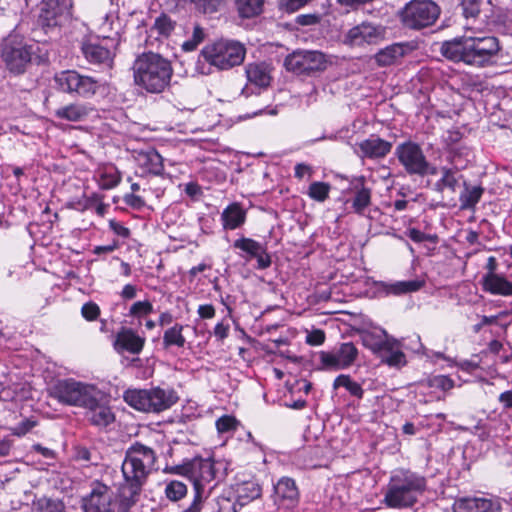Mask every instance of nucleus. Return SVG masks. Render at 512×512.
<instances>
[{"mask_svg": "<svg viewBox=\"0 0 512 512\" xmlns=\"http://www.w3.org/2000/svg\"><path fill=\"white\" fill-rule=\"evenodd\" d=\"M500 51L495 36H462L441 44L440 52L448 60L484 67L493 63Z\"/></svg>", "mask_w": 512, "mask_h": 512, "instance_id": "f257e3e1", "label": "nucleus"}, {"mask_svg": "<svg viewBox=\"0 0 512 512\" xmlns=\"http://www.w3.org/2000/svg\"><path fill=\"white\" fill-rule=\"evenodd\" d=\"M156 460L155 451L140 442L134 443L126 450L122 473L129 490V497H124L120 502L122 512H128L136 503V497L139 496L148 476L154 470Z\"/></svg>", "mask_w": 512, "mask_h": 512, "instance_id": "f03ea898", "label": "nucleus"}, {"mask_svg": "<svg viewBox=\"0 0 512 512\" xmlns=\"http://www.w3.org/2000/svg\"><path fill=\"white\" fill-rule=\"evenodd\" d=\"M425 489L424 476L408 469H398L389 478L382 503L393 509L410 508Z\"/></svg>", "mask_w": 512, "mask_h": 512, "instance_id": "7ed1b4c3", "label": "nucleus"}, {"mask_svg": "<svg viewBox=\"0 0 512 512\" xmlns=\"http://www.w3.org/2000/svg\"><path fill=\"white\" fill-rule=\"evenodd\" d=\"M172 74L170 61L157 53H143L133 64L135 84L149 93H162L170 84Z\"/></svg>", "mask_w": 512, "mask_h": 512, "instance_id": "20e7f679", "label": "nucleus"}, {"mask_svg": "<svg viewBox=\"0 0 512 512\" xmlns=\"http://www.w3.org/2000/svg\"><path fill=\"white\" fill-rule=\"evenodd\" d=\"M125 402L143 412H162L171 408L179 400L172 388L154 387L142 390H127L124 393Z\"/></svg>", "mask_w": 512, "mask_h": 512, "instance_id": "39448f33", "label": "nucleus"}, {"mask_svg": "<svg viewBox=\"0 0 512 512\" xmlns=\"http://www.w3.org/2000/svg\"><path fill=\"white\" fill-rule=\"evenodd\" d=\"M201 55L207 63L217 69L229 70L243 63L246 49L238 41L219 40L205 46Z\"/></svg>", "mask_w": 512, "mask_h": 512, "instance_id": "423d86ee", "label": "nucleus"}, {"mask_svg": "<svg viewBox=\"0 0 512 512\" xmlns=\"http://www.w3.org/2000/svg\"><path fill=\"white\" fill-rule=\"evenodd\" d=\"M441 9L432 0H411L399 11L402 25L411 30H421L435 24Z\"/></svg>", "mask_w": 512, "mask_h": 512, "instance_id": "0eeeda50", "label": "nucleus"}, {"mask_svg": "<svg viewBox=\"0 0 512 512\" xmlns=\"http://www.w3.org/2000/svg\"><path fill=\"white\" fill-rule=\"evenodd\" d=\"M94 388V385L74 379H61L50 385L47 391L49 397L61 404L82 407L85 403H89L88 400L91 399Z\"/></svg>", "mask_w": 512, "mask_h": 512, "instance_id": "6e6552de", "label": "nucleus"}, {"mask_svg": "<svg viewBox=\"0 0 512 512\" xmlns=\"http://www.w3.org/2000/svg\"><path fill=\"white\" fill-rule=\"evenodd\" d=\"M33 54L32 45L10 36L3 43L1 58L10 73L20 75L31 65Z\"/></svg>", "mask_w": 512, "mask_h": 512, "instance_id": "1a4fd4ad", "label": "nucleus"}, {"mask_svg": "<svg viewBox=\"0 0 512 512\" xmlns=\"http://www.w3.org/2000/svg\"><path fill=\"white\" fill-rule=\"evenodd\" d=\"M284 66L294 74L310 76L324 71L327 67V60L320 51L297 50L285 58Z\"/></svg>", "mask_w": 512, "mask_h": 512, "instance_id": "9d476101", "label": "nucleus"}, {"mask_svg": "<svg viewBox=\"0 0 512 512\" xmlns=\"http://www.w3.org/2000/svg\"><path fill=\"white\" fill-rule=\"evenodd\" d=\"M73 0H42L39 23L46 29L63 25L72 15Z\"/></svg>", "mask_w": 512, "mask_h": 512, "instance_id": "9b49d317", "label": "nucleus"}, {"mask_svg": "<svg viewBox=\"0 0 512 512\" xmlns=\"http://www.w3.org/2000/svg\"><path fill=\"white\" fill-rule=\"evenodd\" d=\"M358 357V349L352 342H345L332 352L321 351L319 353L320 369L341 370L349 368Z\"/></svg>", "mask_w": 512, "mask_h": 512, "instance_id": "f8f14e48", "label": "nucleus"}, {"mask_svg": "<svg viewBox=\"0 0 512 512\" xmlns=\"http://www.w3.org/2000/svg\"><path fill=\"white\" fill-rule=\"evenodd\" d=\"M89 403H85L82 408L86 410L85 417L87 421L98 428H106L115 421V415L110 406L104 401L102 392L94 388L91 393Z\"/></svg>", "mask_w": 512, "mask_h": 512, "instance_id": "ddd939ff", "label": "nucleus"}, {"mask_svg": "<svg viewBox=\"0 0 512 512\" xmlns=\"http://www.w3.org/2000/svg\"><path fill=\"white\" fill-rule=\"evenodd\" d=\"M272 66L265 61L248 63L245 66V75L248 84L242 89L241 94L249 97L251 94H259L261 89H267L272 82Z\"/></svg>", "mask_w": 512, "mask_h": 512, "instance_id": "4468645a", "label": "nucleus"}, {"mask_svg": "<svg viewBox=\"0 0 512 512\" xmlns=\"http://www.w3.org/2000/svg\"><path fill=\"white\" fill-rule=\"evenodd\" d=\"M395 155L408 175H416L427 167V158L419 144L407 141L396 147Z\"/></svg>", "mask_w": 512, "mask_h": 512, "instance_id": "2eb2a0df", "label": "nucleus"}, {"mask_svg": "<svg viewBox=\"0 0 512 512\" xmlns=\"http://www.w3.org/2000/svg\"><path fill=\"white\" fill-rule=\"evenodd\" d=\"M385 27L370 22H362L348 30L344 37V43L351 47L373 45L384 39Z\"/></svg>", "mask_w": 512, "mask_h": 512, "instance_id": "dca6fc26", "label": "nucleus"}, {"mask_svg": "<svg viewBox=\"0 0 512 512\" xmlns=\"http://www.w3.org/2000/svg\"><path fill=\"white\" fill-rule=\"evenodd\" d=\"M113 503L112 488L100 481H93L91 492L82 499V508L84 512H111Z\"/></svg>", "mask_w": 512, "mask_h": 512, "instance_id": "f3484780", "label": "nucleus"}, {"mask_svg": "<svg viewBox=\"0 0 512 512\" xmlns=\"http://www.w3.org/2000/svg\"><path fill=\"white\" fill-rule=\"evenodd\" d=\"M216 476L215 462L211 458L194 457L187 460V478L194 487L205 488Z\"/></svg>", "mask_w": 512, "mask_h": 512, "instance_id": "a211bd4d", "label": "nucleus"}, {"mask_svg": "<svg viewBox=\"0 0 512 512\" xmlns=\"http://www.w3.org/2000/svg\"><path fill=\"white\" fill-rule=\"evenodd\" d=\"M299 490L295 481L289 477H282L274 485V504L278 509L294 510L299 504Z\"/></svg>", "mask_w": 512, "mask_h": 512, "instance_id": "6ab92c4d", "label": "nucleus"}, {"mask_svg": "<svg viewBox=\"0 0 512 512\" xmlns=\"http://www.w3.org/2000/svg\"><path fill=\"white\" fill-rule=\"evenodd\" d=\"M134 159L141 177L148 175L159 176L164 171L163 158L153 148L134 152Z\"/></svg>", "mask_w": 512, "mask_h": 512, "instance_id": "aec40b11", "label": "nucleus"}, {"mask_svg": "<svg viewBox=\"0 0 512 512\" xmlns=\"http://www.w3.org/2000/svg\"><path fill=\"white\" fill-rule=\"evenodd\" d=\"M145 344V338L139 336L131 328L122 327L114 341V348L118 352L127 351L132 354H139Z\"/></svg>", "mask_w": 512, "mask_h": 512, "instance_id": "412c9836", "label": "nucleus"}, {"mask_svg": "<svg viewBox=\"0 0 512 512\" xmlns=\"http://www.w3.org/2000/svg\"><path fill=\"white\" fill-rule=\"evenodd\" d=\"M360 156L369 159H382L386 157L392 149V143L376 135L361 141L359 144Z\"/></svg>", "mask_w": 512, "mask_h": 512, "instance_id": "4be33fe9", "label": "nucleus"}, {"mask_svg": "<svg viewBox=\"0 0 512 512\" xmlns=\"http://www.w3.org/2000/svg\"><path fill=\"white\" fill-rule=\"evenodd\" d=\"M95 109L86 103L74 102L55 110L54 116L57 119L69 122L85 121Z\"/></svg>", "mask_w": 512, "mask_h": 512, "instance_id": "5701e85b", "label": "nucleus"}, {"mask_svg": "<svg viewBox=\"0 0 512 512\" xmlns=\"http://www.w3.org/2000/svg\"><path fill=\"white\" fill-rule=\"evenodd\" d=\"M81 51L85 59L92 64H104L110 66L112 63V52L96 41H82Z\"/></svg>", "mask_w": 512, "mask_h": 512, "instance_id": "b1692460", "label": "nucleus"}, {"mask_svg": "<svg viewBox=\"0 0 512 512\" xmlns=\"http://www.w3.org/2000/svg\"><path fill=\"white\" fill-rule=\"evenodd\" d=\"M411 50L408 43H394L381 49L374 56L379 66L385 67L395 64Z\"/></svg>", "mask_w": 512, "mask_h": 512, "instance_id": "393cba45", "label": "nucleus"}, {"mask_svg": "<svg viewBox=\"0 0 512 512\" xmlns=\"http://www.w3.org/2000/svg\"><path fill=\"white\" fill-rule=\"evenodd\" d=\"M454 512H493L494 504L491 500L478 497H462L453 503Z\"/></svg>", "mask_w": 512, "mask_h": 512, "instance_id": "a878e982", "label": "nucleus"}, {"mask_svg": "<svg viewBox=\"0 0 512 512\" xmlns=\"http://www.w3.org/2000/svg\"><path fill=\"white\" fill-rule=\"evenodd\" d=\"M482 287L493 295L512 296V282L499 274L486 273L482 277Z\"/></svg>", "mask_w": 512, "mask_h": 512, "instance_id": "bb28decb", "label": "nucleus"}, {"mask_svg": "<svg viewBox=\"0 0 512 512\" xmlns=\"http://www.w3.org/2000/svg\"><path fill=\"white\" fill-rule=\"evenodd\" d=\"M351 184V190L355 193L352 208L355 213L363 215L365 209L371 204V189L364 185V177L354 179Z\"/></svg>", "mask_w": 512, "mask_h": 512, "instance_id": "cd10ccee", "label": "nucleus"}, {"mask_svg": "<svg viewBox=\"0 0 512 512\" xmlns=\"http://www.w3.org/2000/svg\"><path fill=\"white\" fill-rule=\"evenodd\" d=\"M425 285L424 280L414 279L396 282H380L379 287L386 295L400 296L419 291Z\"/></svg>", "mask_w": 512, "mask_h": 512, "instance_id": "c85d7f7f", "label": "nucleus"}, {"mask_svg": "<svg viewBox=\"0 0 512 512\" xmlns=\"http://www.w3.org/2000/svg\"><path fill=\"white\" fill-rule=\"evenodd\" d=\"M362 344L377 356L382 355L383 349H391V344L385 330L378 332L363 331L360 334Z\"/></svg>", "mask_w": 512, "mask_h": 512, "instance_id": "c756f323", "label": "nucleus"}, {"mask_svg": "<svg viewBox=\"0 0 512 512\" xmlns=\"http://www.w3.org/2000/svg\"><path fill=\"white\" fill-rule=\"evenodd\" d=\"M441 177L434 183L433 189L439 193L449 191L455 193L459 187V181L463 178L459 174L458 168H449L443 166L440 168Z\"/></svg>", "mask_w": 512, "mask_h": 512, "instance_id": "7c9ffc66", "label": "nucleus"}, {"mask_svg": "<svg viewBox=\"0 0 512 512\" xmlns=\"http://www.w3.org/2000/svg\"><path fill=\"white\" fill-rule=\"evenodd\" d=\"M221 220L225 230H235L245 223L246 211L240 203L234 202L223 210Z\"/></svg>", "mask_w": 512, "mask_h": 512, "instance_id": "2f4dec72", "label": "nucleus"}, {"mask_svg": "<svg viewBox=\"0 0 512 512\" xmlns=\"http://www.w3.org/2000/svg\"><path fill=\"white\" fill-rule=\"evenodd\" d=\"M99 88V80L91 76L82 75L79 73L74 82L72 95H76L85 99L91 98L98 92Z\"/></svg>", "mask_w": 512, "mask_h": 512, "instance_id": "473e14b6", "label": "nucleus"}, {"mask_svg": "<svg viewBox=\"0 0 512 512\" xmlns=\"http://www.w3.org/2000/svg\"><path fill=\"white\" fill-rule=\"evenodd\" d=\"M484 193V188L472 186L464 181V189L460 193L459 201L462 210L474 209Z\"/></svg>", "mask_w": 512, "mask_h": 512, "instance_id": "72a5a7b5", "label": "nucleus"}, {"mask_svg": "<svg viewBox=\"0 0 512 512\" xmlns=\"http://www.w3.org/2000/svg\"><path fill=\"white\" fill-rule=\"evenodd\" d=\"M265 0H235L238 15L243 19L259 16L264 10Z\"/></svg>", "mask_w": 512, "mask_h": 512, "instance_id": "f704fd0d", "label": "nucleus"}, {"mask_svg": "<svg viewBox=\"0 0 512 512\" xmlns=\"http://www.w3.org/2000/svg\"><path fill=\"white\" fill-rule=\"evenodd\" d=\"M246 502L243 501V497L238 495H220L215 499V506L213 512H238Z\"/></svg>", "mask_w": 512, "mask_h": 512, "instance_id": "c9c22d12", "label": "nucleus"}, {"mask_svg": "<svg viewBox=\"0 0 512 512\" xmlns=\"http://www.w3.org/2000/svg\"><path fill=\"white\" fill-rule=\"evenodd\" d=\"M78 74L79 72H77L76 70H62L60 72L55 73L53 77L55 89L62 93L72 95L74 82Z\"/></svg>", "mask_w": 512, "mask_h": 512, "instance_id": "e433bc0d", "label": "nucleus"}, {"mask_svg": "<svg viewBox=\"0 0 512 512\" xmlns=\"http://www.w3.org/2000/svg\"><path fill=\"white\" fill-rule=\"evenodd\" d=\"M389 343L391 344V349H383L382 355H379L382 362L394 367L405 365V354L399 349V343L395 339H391Z\"/></svg>", "mask_w": 512, "mask_h": 512, "instance_id": "4c0bfd02", "label": "nucleus"}, {"mask_svg": "<svg viewBox=\"0 0 512 512\" xmlns=\"http://www.w3.org/2000/svg\"><path fill=\"white\" fill-rule=\"evenodd\" d=\"M339 387H344L352 396H355L358 399L363 398V388L358 382L352 380L350 375L341 374L335 378L333 388L338 389Z\"/></svg>", "mask_w": 512, "mask_h": 512, "instance_id": "58836bf2", "label": "nucleus"}, {"mask_svg": "<svg viewBox=\"0 0 512 512\" xmlns=\"http://www.w3.org/2000/svg\"><path fill=\"white\" fill-rule=\"evenodd\" d=\"M183 325L175 324L173 327L167 329L163 335V345L165 348L170 346L183 347L185 345V337L182 334Z\"/></svg>", "mask_w": 512, "mask_h": 512, "instance_id": "ea45409f", "label": "nucleus"}, {"mask_svg": "<svg viewBox=\"0 0 512 512\" xmlns=\"http://www.w3.org/2000/svg\"><path fill=\"white\" fill-rule=\"evenodd\" d=\"M233 247L240 249L247 253L251 258H254L261 253L264 245L254 239L242 237L234 241Z\"/></svg>", "mask_w": 512, "mask_h": 512, "instance_id": "a19ab883", "label": "nucleus"}, {"mask_svg": "<svg viewBox=\"0 0 512 512\" xmlns=\"http://www.w3.org/2000/svg\"><path fill=\"white\" fill-rule=\"evenodd\" d=\"M121 180V174L115 167L104 169L100 173L99 186L108 190L116 187Z\"/></svg>", "mask_w": 512, "mask_h": 512, "instance_id": "79ce46f5", "label": "nucleus"}, {"mask_svg": "<svg viewBox=\"0 0 512 512\" xmlns=\"http://www.w3.org/2000/svg\"><path fill=\"white\" fill-rule=\"evenodd\" d=\"M187 494V486L178 480L167 482L165 487V496L172 502L183 499Z\"/></svg>", "mask_w": 512, "mask_h": 512, "instance_id": "37998d69", "label": "nucleus"}, {"mask_svg": "<svg viewBox=\"0 0 512 512\" xmlns=\"http://www.w3.org/2000/svg\"><path fill=\"white\" fill-rule=\"evenodd\" d=\"M175 28V22L166 14H161L156 18L152 31H156L162 37H169Z\"/></svg>", "mask_w": 512, "mask_h": 512, "instance_id": "c03bdc74", "label": "nucleus"}, {"mask_svg": "<svg viewBox=\"0 0 512 512\" xmlns=\"http://www.w3.org/2000/svg\"><path fill=\"white\" fill-rule=\"evenodd\" d=\"M330 184L326 182L316 181L310 184L308 196L318 202H324L329 197Z\"/></svg>", "mask_w": 512, "mask_h": 512, "instance_id": "a18cd8bd", "label": "nucleus"}, {"mask_svg": "<svg viewBox=\"0 0 512 512\" xmlns=\"http://www.w3.org/2000/svg\"><path fill=\"white\" fill-rule=\"evenodd\" d=\"M226 0H191L195 9L203 14H214L220 10Z\"/></svg>", "mask_w": 512, "mask_h": 512, "instance_id": "49530a36", "label": "nucleus"}, {"mask_svg": "<svg viewBox=\"0 0 512 512\" xmlns=\"http://www.w3.org/2000/svg\"><path fill=\"white\" fill-rule=\"evenodd\" d=\"M450 155V161L455 165V168L464 167V162L468 160L470 156V150L468 147L458 144V146L448 149Z\"/></svg>", "mask_w": 512, "mask_h": 512, "instance_id": "de8ad7c7", "label": "nucleus"}, {"mask_svg": "<svg viewBox=\"0 0 512 512\" xmlns=\"http://www.w3.org/2000/svg\"><path fill=\"white\" fill-rule=\"evenodd\" d=\"M100 200H102V196L97 193H93L90 196L83 195L80 199L72 201L70 207L77 211L84 212L94 207Z\"/></svg>", "mask_w": 512, "mask_h": 512, "instance_id": "09e8293b", "label": "nucleus"}, {"mask_svg": "<svg viewBox=\"0 0 512 512\" xmlns=\"http://www.w3.org/2000/svg\"><path fill=\"white\" fill-rule=\"evenodd\" d=\"M261 487L255 483H245L238 494V497H243V501L250 502L251 500L257 499L261 496Z\"/></svg>", "mask_w": 512, "mask_h": 512, "instance_id": "8fccbe9b", "label": "nucleus"}, {"mask_svg": "<svg viewBox=\"0 0 512 512\" xmlns=\"http://www.w3.org/2000/svg\"><path fill=\"white\" fill-rule=\"evenodd\" d=\"M482 4L483 0H462L463 15L466 18H476L481 11Z\"/></svg>", "mask_w": 512, "mask_h": 512, "instance_id": "3c124183", "label": "nucleus"}, {"mask_svg": "<svg viewBox=\"0 0 512 512\" xmlns=\"http://www.w3.org/2000/svg\"><path fill=\"white\" fill-rule=\"evenodd\" d=\"M204 30L199 26L195 25L193 28L192 38L185 41L182 44L184 51H193L196 47L204 40Z\"/></svg>", "mask_w": 512, "mask_h": 512, "instance_id": "603ef678", "label": "nucleus"}, {"mask_svg": "<svg viewBox=\"0 0 512 512\" xmlns=\"http://www.w3.org/2000/svg\"><path fill=\"white\" fill-rule=\"evenodd\" d=\"M238 421L235 417L224 415L216 421V428L219 433H227L236 430Z\"/></svg>", "mask_w": 512, "mask_h": 512, "instance_id": "864d4df0", "label": "nucleus"}, {"mask_svg": "<svg viewBox=\"0 0 512 512\" xmlns=\"http://www.w3.org/2000/svg\"><path fill=\"white\" fill-rule=\"evenodd\" d=\"M153 311V306L149 301H137L130 307L129 314L134 317L148 315Z\"/></svg>", "mask_w": 512, "mask_h": 512, "instance_id": "5fc2aeb1", "label": "nucleus"}, {"mask_svg": "<svg viewBox=\"0 0 512 512\" xmlns=\"http://www.w3.org/2000/svg\"><path fill=\"white\" fill-rule=\"evenodd\" d=\"M81 315L87 321H94L100 315V308L95 302L89 301L82 306Z\"/></svg>", "mask_w": 512, "mask_h": 512, "instance_id": "6e6d98bb", "label": "nucleus"}, {"mask_svg": "<svg viewBox=\"0 0 512 512\" xmlns=\"http://www.w3.org/2000/svg\"><path fill=\"white\" fill-rule=\"evenodd\" d=\"M407 236L415 243H421L424 241L435 242L437 240L436 235L425 234L416 228L408 229Z\"/></svg>", "mask_w": 512, "mask_h": 512, "instance_id": "4d7b16f0", "label": "nucleus"}, {"mask_svg": "<svg viewBox=\"0 0 512 512\" xmlns=\"http://www.w3.org/2000/svg\"><path fill=\"white\" fill-rule=\"evenodd\" d=\"M204 488L194 487L193 501L183 512H200L203 504Z\"/></svg>", "mask_w": 512, "mask_h": 512, "instance_id": "13d9d810", "label": "nucleus"}, {"mask_svg": "<svg viewBox=\"0 0 512 512\" xmlns=\"http://www.w3.org/2000/svg\"><path fill=\"white\" fill-rule=\"evenodd\" d=\"M462 139V133L458 130H448L443 135V142L447 149L458 146Z\"/></svg>", "mask_w": 512, "mask_h": 512, "instance_id": "bf43d9fd", "label": "nucleus"}, {"mask_svg": "<svg viewBox=\"0 0 512 512\" xmlns=\"http://www.w3.org/2000/svg\"><path fill=\"white\" fill-rule=\"evenodd\" d=\"M430 386L447 391L454 387V381L448 376L439 375L430 380Z\"/></svg>", "mask_w": 512, "mask_h": 512, "instance_id": "052dcab7", "label": "nucleus"}, {"mask_svg": "<svg viewBox=\"0 0 512 512\" xmlns=\"http://www.w3.org/2000/svg\"><path fill=\"white\" fill-rule=\"evenodd\" d=\"M114 19L110 15L106 14L103 17V22L99 26V31L101 36L106 39L112 38L111 32H113L114 28Z\"/></svg>", "mask_w": 512, "mask_h": 512, "instance_id": "680f3d73", "label": "nucleus"}, {"mask_svg": "<svg viewBox=\"0 0 512 512\" xmlns=\"http://www.w3.org/2000/svg\"><path fill=\"white\" fill-rule=\"evenodd\" d=\"M36 426V421L32 419H26L24 421H21L13 428V434L17 436H23L27 434L29 431L32 430Z\"/></svg>", "mask_w": 512, "mask_h": 512, "instance_id": "e2e57ef3", "label": "nucleus"}, {"mask_svg": "<svg viewBox=\"0 0 512 512\" xmlns=\"http://www.w3.org/2000/svg\"><path fill=\"white\" fill-rule=\"evenodd\" d=\"M325 341V333L321 329H314L307 334L306 342L309 345L318 346Z\"/></svg>", "mask_w": 512, "mask_h": 512, "instance_id": "0e129e2a", "label": "nucleus"}, {"mask_svg": "<svg viewBox=\"0 0 512 512\" xmlns=\"http://www.w3.org/2000/svg\"><path fill=\"white\" fill-rule=\"evenodd\" d=\"M257 260V268L264 270L270 267L272 261L271 256L267 253L266 247L264 246L261 253L258 254V256H255Z\"/></svg>", "mask_w": 512, "mask_h": 512, "instance_id": "69168bd1", "label": "nucleus"}, {"mask_svg": "<svg viewBox=\"0 0 512 512\" xmlns=\"http://www.w3.org/2000/svg\"><path fill=\"white\" fill-rule=\"evenodd\" d=\"M124 202L133 209H141L145 202L144 200L134 193L126 194L123 198Z\"/></svg>", "mask_w": 512, "mask_h": 512, "instance_id": "338daca9", "label": "nucleus"}, {"mask_svg": "<svg viewBox=\"0 0 512 512\" xmlns=\"http://www.w3.org/2000/svg\"><path fill=\"white\" fill-rule=\"evenodd\" d=\"M109 227L115 234L123 238H127L130 235V230L115 220H110Z\"/></svg>", "mask_w": 512, "mask_h": 512, "instance_id": "774afa93", "label": "nucleus"}]
</instances>
